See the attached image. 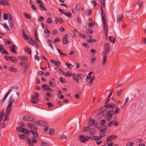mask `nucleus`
Here are the masks:
<instances>
[{
    "label": "nucleus",
    "instance_id": "nucleus-57",
    "mask_svg": "<svg viewBox=\"0 0 146 146\" xmlns=\"http://www.w3.org/2000/svg\"><path fill=\"white\" fill-rule=\"evenodd\" d=\"M48 86L47 84H44L42 85V88L44 90H46V89L47 88Z\"/></svg>",
    "mask_w": 146,
    "mask_h": 146
},
{
    "label": "nucleus",
    "instance_id": "nucleus-50",
    "mask_svg": "<svg viewBox=\"0 0 146 146\" xmlns=\"http://www.w3.org/2000/svg\"><path fill=\"white\" fill-rule=\"evenodd\" d=\"M78 35L79 36H80L81 37L84 38H86V36L85 35H84V34H82V33H78Z\"/></svg>",
    "mask_w": 146,
    "mask_h": 146
},
{
    "label": "nucleus",
    "instance_id": "nucleus-11",
    "mask_svg": "<svg viewBox=\"0 0 146 146\" xmlns=\"http://www.w3.org/2000/svg\"><path fill=\"white\" fill-rule=\"evenodd\" d=\"M104 114V111H100L96 115V117L98 119H100L103 117Z\"/></svg>",
    "mask_w": 146,
    "mask_h": 146
},
{
    "label": "nucleus",
    "instance_id": "nucleus-9",
    "mask_svg": "<svg viewBox=\"0 0 146 146\" xmlns=\"http://www.w3.org/2000/svg\"><path fill=\"white\" fill-rule=\"evenodd\" d=\"M36 2L38 3V5L39 7H40L43 10H46V9L44 7L42 2L39 0H36Z\"/></svg>",
    "mask_w": 146,
    "mask_h": 146
},
{
    "label": "nucleus",
    "instance_id": "nucleus-14",
    "mask_svg": "<svg viewBox=\"0 0 146 146\" xmlns=\"http://www.w3.org/2000/svg\"><path fill=\"white\" fill-rule=\"evenodd\" d=\"M123 14H119L117 15L116 18V21L118 23H120L123 18Z\"/></svg>",
    "mask_w": 146,
    "mask_h": 146
},
{
    "label": "nucleus",
    "instance_id": "nucleus-60",
    "mask_svg": "<svg viewBox=\"0 0 146 146\" xmlns=\"http://www.w3.org/2000/svg\"><path fill=\"white\" fill-rule=\"evenodd\" d=\"M60 81L62 83H65V82H64L63 79L64 78H62L60 77L59 78Z\"/></svg>",
    "mask_w": 146,
    "mask_h": 146
},
{
    "label": "nucleus",
    "instance_id": "nucleus-8",
    "mask_svg": "<svg viewBox=\"0 0 146 146\" xmlns=\"http://www.w3.org/2000/svg\"><path fill=\"white\" fill-rule=\"evenodd\" d=\"M11 109L7 108L6 110V112L5 114V118L3 120L4 121H8V118L9 117V115L10 112L11 111Z\"/></svg>",
    "mask_w": 146,
    "mask_h": 146
},
{
    "label": "nucleus",
    "instance_id": "nucleus-31",
    "mask_svg": "<svg viewBox=\"0 0 146 146\" xmlns=\"http://www.w3.org/2000/svg\"><path fill=\"white\" fill-rule=\"evenodd\" d=\"M28 41L29 43H30L31 44H32L33 43H34L36 42L34 40H33L32 38H29V41Z\"/></svg>",
    "mask_w": 146,
    "mask_h": 146
},
{
    "label": "nucleus",
    "instance_id": "nucleus-24",
    "mask_svg": "<svg viewBox=\"0 0 146 146\" xmlns=\"http://www.w3.org/2000/svg\"><path fill=\"white\" fill-rule=\"evenodd\" d=\"M4 114V112L3 110L0 111V122L2 120Z\"/></svg>",
    "mask_w": 146,
    "mask_h": 146
},
{
    "label": "nucleus",
    "instance_id": "nucleus-64",
    "mask_svg": "<svg viewBox=\"0 0 146 146\" xmlns=\"http://www.w3.org/2000/svg\"><path fill=\"white\" fill-rule=\"evenodd\" d=\"M24 133L25 134H27V135H29L30 134L29 131L26 129H25Z\"/></svg>",
    "mask_w": 146,
    "mask_h": 146
},
{
    "label": "nucleus",
    "instance_id": "nucleus-17",
    "mask_svg": "<svg viewBox=\"0 0 146 146\" xmlns=\"http://www.w3.org/2000/svg\"><path fill=\"white\" fill-rule=\"evenodd\" d=\"M103 27L104 29V30L106 35V39H107V36H108V27L107 25L103 26Z\"/></svg>",
    "mask_w": 146,
    "mask_h": 146
},
{
    "label": "nucleus",
    "instance_id": "nucleus-51",
    "mask_svg": "<svg viewBox=\"0 0 146 146\" xmlns=\"http://www.w3.org/2000/svg\"><path fill=\"white\" fill-rule=\"evenodd\" d=\"M19 64L21 66L24 67V68H25V67H27L25 64L24 63L22 62H20L19 63Z\"/></svg>",
    "mask_w": 146,
    "mask_h": 146
},
{
    "label": "nucleus",
    "instance_id": "nucleus-19",
    "mask_svg": "<svg viewBox=\"0 0 146 146\" xmlns=\"http://www.w3.org/2000/svg\"><path fill=\"white\" fill-rule=\"evenodd\" d=\"M110 125H113L115 126H117L118 124V123L117 121L115 120H113L110 121Z\"/></svg>",
    "mask_w": 146,
    "mask_h": 146
},
{
    "label": "nucleus",
    "instance_id": "nucleus-18",
    "mask_svg": "<svg viewBox=\"0 0 146 146\" xmlns=\"http://www.w3.org/2000/svg\"><path fill=\"white\" fill-rule=\"evenodd\" d=\"M17 48L16 45L14 44L11 47V50L12 53H15V50H17Z\"/></svg>",
    "mask_w": 146,
    "mask_h": 146
},
{
    "label": "nucleus",
    "instance_id": "nucleus-25",
    "mask_svg": "<svg viewBox=\"0 0 146 146\" xmlns=\"http://www.w3.org/2000/svg\"><path fill=\"white\" fill-rule=\"evenodd\" d=\"M96 133V131L94 129H92L91 130L90 132V134L91 135H94Z\"/></svg>",
    "mask_w": 146,
    "mask_h": 146
},
{
    "label": "nucleus",
    "instance_id": "nucleus-16",
    "mask_svg": "<svg viewBox=\"0 0 146 146\" xmlns=\"http://www.w3.org/2000/svg\"><path fill=\"white\" fill-rule=\"evenodd\" d=\"M18 58L21 61L23 62H25L28 60V58L25 56H19L18 57Z\"/></svg>",
    "mask_w": 146,
    "mask_h": 146
},
{
    "label": "nucleus",
    "instance_id": "nucleus-38",
    "mask_svg": "<svg viewBox=\"0 0 146 146\" xmlns=\"http://www.w3.org/2000/svg\"><path fill=\"white\" fill-rule=\"evenodd\" d=\"M115 41V39L114 37L110 36V42H111L112 43H114Z\"/></svg>",
    "mask_w": 146,
    "mask_h": 146
},
{
    "label": "nucleus",
    "instance_id": "nucleus-28",
    "mask_svg": "<svg viewBox=\"0 0 146 146\" xmlns=\"http://www.w3.org/2000/svg\"><path fill=\"white\" fill-rule=\"evenodd\" d=\"M9 71H12L13 72H16L17 71V70L14 68L12 67H10V68H9Z\"/></svg>",
    "mask_w": 146,
    "mask_h": 146
},
{
    "label": "nucleus",
    "instance_id": "nucleus-6",
    "mask_svg": "<svg viewBox=\"0 0 146 146\" xmlns=\"http://www.w3.org/2000/svg\"><path fill=\"white\" fill-rule=\"evenodd\" d=\"M36 138L34 137H32L31 139H27V142L30 146H34L33 143H36L37 141L36 139Z\"/></svg>",
    "mask_w": 146,
    "mask_h": 146
},
{
    "label": "nucleus",
    "instance_id": "nucleus-10",
    "mask_svg": "<svg viewBox=\"0 0 146 146\" xmlns=\"http://www.w3.org/2000/svg\"><path fill=\"white\" fill-rule=\"evenodd\" d=\"M14 101V99L12 97H10L9 99V102L7 108L11 109V106Z\"/></svg>",
    "mask_w": 146,
    "mask_h": 146
},
{
    "label": "nucleus",
    "instance_id": "nucleus-63",
    "mask_svg": "<svg viewBox=\"0 0 146 146\" xmlns=\"http://www.w3.org/2000/svg\"><path fill=\"white\" fill-rule=\"evenodd\" d=\"M93 81L92 80H90V81L87 84V85L89 86H90L93 83Z\"/></svg>",
    "mask_w": 146,
    "mask_h": 146
},
{
    "label": "nucleus",
    "instance_id": "nucleus-62",
    "mask_svg": "<svg viewBox=\"0 0 146 146\" xmlns=\"http://www.w3.org/2000/svg\"><path fill=\"white\" fill-rule=\"evenodd\" d=\"M59 11L60 13H62L64 14L65 13H66L65 11H64V10H63L62 9H59Z\"/></svg>",
    "mask_w": 146,
    "mask_h": 146
},
{
    "label": "nucleus",
    "instance_id": "nucleus-61",
    "mask_svg": "<svg viewBox=\"0 0 146 146\" xmlns=\"http://www.w3.org/2000/svg\"><path fill=\"white\" fill-rule=\"evenodd\" d=\"M60 138L63 139H65L66 138V136L64 135H62L60 136Z\"/></svg>",
    "mask_w": 146,
    "mask_h": 146
},
{
    "label": "nucleus",
    "instance_id": "nucleus-42",
    "mask_svg": "<svg viewBox=\"0 0 146 146\" xmlns=\"http://www.w3.org/2000/svg\"><path fill=\"white\" fill-rule=\"evenodd\" d=\"M143 2L141 1H139L137 2V4L139 8H140L142 6L143 4Z\"/></svg>",
    "mask_w": 146,
    "mask_h": 146
},
{
    "label": "nucleus",
    "instance_id": "nucleus-15",
    "mask_svg": "<svg viewBox=\"0 0 146 146\" xmlns=\"http://www.w3.org/2000/svg\"><path fill=\"white\" fill-rule=\"evenodd\" d=\"M0 4L3 6L6 5L9 6V3L5 0H0Z\"/></svg>",
    "mask_w": 146,
    "mask_h": 146
},
{
    "label": "nucleus",
    "instance_id": "nucleus-46",
    "mask_svg": "<svg viewBox=\"0 0 146 146\" xmlns=\"http://www.w3.org/2000/svg\"><path fill=\"white\" fill-rule=\"evenodd\" d=\"M44 19V17H43L40 16L39 17L38 20L39 21L42 22Z\"/></svg>",
    "mask_w": 146,
    "mask_h": 146
},
{
    "label": "nucleus",
    "instance_id": "nucleus-21",
    "mask_svg": "<svg viewBox=\"0 0 146 146\" xmlns=\"http://www.w3.org/2000/svg\"><path fill=\"white\" fill-rule=\"evenodd\" d=\"M67 35H65V36L63 38L62 42L64 44H66L68 42V40L67 38H66Z\"/></svg>",
    "mask_w": 146,
    "mask_h": 146
},
{
    "label": "nucleus",
    "instance_id": "nucleus-3",
    "mask_svg": "<svg viewBox=\"0 0 146 146\" xmlns=\"http://www.w3.org/2000/svg\"><path fill=\"white\" fill-rule=\"evenodd\" d=\"M101 11L102 15V20L103 24V26L107 25L106 24L104 12L102 6H101Z\"/></svg>",
    "mask_w": 146,
    "mask_h": 146
},
{
    "label": "nucleus",
    "instance_id": "nucleus-4",
    "mask_svg": "<svg viewBox=\"0 0 146 146\" xmlns=\"http://www.w3.org/2000/svg\"><path fill=\"white\" fill-rule=\"evenodd\" d=\"M102 136H101L99 137L94 136L91 137L90 138V139L92 140L96 141L97 144L98 145H99L102 142V141H100V140L101 139V138L102 137Z\"/></svg>",
    "mask_w": 146,
    "mask_h": 146
},
{
    "label": "nucleus",
    "instance_id": "nucleus-27",
    "mask_svg": "<svg viewBox=\"0 0 146 146\" xmlns=\"http://www.w3.org/2000/svg\"><path fill=\"white\" fill-rule=\"evenodd\" d=\"M0 52L2 54H9V53L3 48L0 50Z\"/></svg>",
    "mask_w": 146,
    "mask_h": 146
},
{
    "label": "nucleus",
    "instance_id": "nucleus-55",
    "mask_svg": "<svg viewBox=\"0 0 146 146\" xmlns=\"http://www.w3.org/2000/svg\"><path fill=\"white\" fill-rule=\"evenodd\" d=\"M92 11L91 9H89L86 11V13L88 15H90L91 14Z\"/></svg>",
    "mask_w": 146,
    "mask_h": 146
},
{
    "label": "nucleus",
    "instance_id": "nucleus-34",
    "mask_svg": "<svg viewBox=\"0 0 146 146\" xmlns=\"http://www.w3.org/2000/svg\"><path fill=\"white\" fill-rule=\"evenodd\" d=\"M94 122L95 121L94 120H92L88 123V125L89 126H91L94 125Z\"/></svg>",
    "mask_w": 146,
    "mask_h": 146
},
{
    "label": "nucleus",
    "instance_id": "nucleus-40",
    "mask_svg": "<svg viewBox=\"0 0 146 146\" xmlns=\"http://www.w3.org/2000/svg\"><path fill=\"white\" fill-rule=\"evenodd\" d=\"M25 52H28L30 55L31 54V50L29 48L27 47L26 48Z\"/></svg>",
    "mask_w": 146,
    "mask_h": 146
},
{
    "label": "nucleus",
    "instance_id": "nucleus-7",
    "mask_svg": "<svg viewBox=\"0 0 146 146\" xmlns=\"http://www.w3.org/2000/svg\"><path fill=\"white\" fill-rule=\"evenodd\" d=\"M23 120L26 121H35L36 120V119H34L33 116L29 115H26L24 116L23 117Z\"/></svg>",
    "mask_w": 146,
    "mask_h": 146
},
{
    "label": "nucleus",
    "instance_id": "nucleus-1",
    "mask_svg": "<svg viewBox=\"0 0 146 146\" xmlns=\"http://www.w3.org/2000/svg\"><path fill=\"white\" fill-rule=\"evenodd\" d=\"M105 50L104 51V59L103 60L102 65L104 66L106 63L107 59L106 54H108L110 49V46L108 43L106 44L104 46Z\"/></svg>",
    "mask_w": 146,
    "mask_h": 146
},
{
    "label": "nucleus",
    "instance_id": "nucleus-54",
    "mask_svg": "<svg viewBox=\"0 0 146 146\" xmlns=\"http://www.w3.org/2000/svg\"><path fill=\"white\" fill-rule=\"evenodd\" d=\"M10 27L11 28H13V21L9 22V23Z\"/></svg>",
    "mask_w": 146,
    "mask_h": 146
},
{
    "label": "nucleus",
    "instance_id": "nucleus-35",
    "mask_svg": "<svg viewBox=\"0 0 146 146\" xmlns=\"http://www.w3.org/2000/svg\"><path fill=\"white\" fill-rule=\"evenodd\" d=\"M110 141L115 139L117 138V136L115 135H111L110 137Z\"/></svg>",
    "mask_w": 146,
    "mask_h": 146
},
{
    "label": "nucleus",
    "instance_id": "nucleus-37",
    "mask_svg": "<svg viewBox=\"0 0 146 146\" xmlns=\"http://www.w3.org/2000/svg\"><path fill=\"white\" fill-rule=\"evenodd\" d=\"M26 136L23 134L20 135H19V138L21 139H24L26 138Z\"/></svg>",
    "mask_w": 146,
    "mask_h": 146
},
{
    "label": "nucleus",
    "instance_id": "nucleus-5",
    "mask_svg": "<svg viewBox=\"0 0 146 146\" xmlns=\"http://www.w3.org/2000/svg\"><path fill=\"white\" fill-rule=\"evenodd\" d=\"M91 137L89 136L85 137L83 135H81L80 136V141L81 143H85Z\"/></svg>",
    "mask_w": 146,
    "mask_h": 146
},
{
    "label": "nucleus",
    "instance_id": "nucleus-30",
    "mask_svg": "<svg viewBox=\"0 0 146 146\" xmlns=\"http://www.w3.org/2000/svg\"><path fill=\"white\" fill-rule=\"evenodd\" d=\"M27 125L30 129H32L33 126H34V124L31 123H28L27 124Z\"/></svg>",
    "mask_w": 146,
    "mask_h": 146
},
{
    "label": "nucleus",
    "instance_id": "nucleus-59",
    "mask_svg": "<svg viewBox=\"0 0 146 146\" xmlns=\"http://www.w3.org/2000/svg\"><path fill=\"white\" fill-rule=\"evenodd\" d=\"M56 19H57V21L58 22H59L60 23H62L63 22V21H62V19L61 18H57Z\"/></svg>",
    "mask_w": 146,
    "mask_h": 146
},
{
    "label": "nucleus",
    "instance_id": "nucleus-13",
    "mask_svg": "<svg viewBox=\"0 0 146 146\" xmlns=\"http://www.w3.org/2000/svg\"><path fill=\"white\" fill-rule=\"evenodd\" d=\"M22 31L23 37V38L27 40V41H29V37L27 35L24 29H22Z\"/></svg>",
    "mask_w": 146,
    "mask_h": 146
},
{
    "label": "nucleus",
    "instance_id": "nucleus-36",
    "mask_svg": "<svg viewBox=\"0 0 146 146\" xmlns=\"http://www.w3.org/2000/svg\"><path fill=\"white\" fill-rule=\"evenodd\" d=\"M66 76L67 77H70L72 76V74L70 72L68 71L66 72Z\"/></svg>",
    "mask_w": 146,
    "mask_h": 146
},
{
    "label": "nucleus",
    "instance_id": "nucleus-29",
    "mask_svg": "<svg viewBox=\"0 0 146 146\" xmlns=\"http://www.w3.org/2000/svg\"><path fill=\"white\" fill-rule=\"evenodd\" d=\"M12 58L10 60L13 63L17 62V59L15 58L14 56H12Z\"/></svg>",
    "mask_w": 146,
    "mask_h": 146
},
{
    "label": "nucleus",
    "instance_id": "nucleus-41",
    "mask_svg": "<svg viewBox=\"0 0 146 146\" xmlns=\"http://www.w3.org/2000/svg\"><path fill=\"white\" fill-rule=\"evenodd\" d=\"M47 22L48 23H53L52 19L51 18L49 17L47 19Z\"/></svg>",
    "mask_w": 146,
    "mask_h": 146
},
{
    "label": "nucleus",
    "instance_id": "nucleus-48",
    "mask_svg": "<svg viewBox=\"0 0 146 146\" xmlns=\"http://www.w3.org/2000/svg\"><path fill=\"white\" fill-rule=\"evenodd\" d=\"M94 32V31L91 29H87L88 33L91 34Z\"/></svg>",
    "mask_w": 146,
    "mask_h": 146
},
{
    "label": "nucleus",
    "instance_id": "nucleus-23",
    "mask_svg": "<svg viewBox=\"0 0 146 146\" xmlns=\"http://www.w3.org/2000/svg\"><path fill=\"white\" fill-rule=\"evenodd\" d=\"M44 33L47 34L46 36H48L50 35V32L47 29H45L44 31Z\"/></svg>",
    "mask_w": 146,
    "mask_h": 146
},
{
    "label": "nucleus",
    "instance_id": "nucleus-43",
    "mask_svg": "<svg viewBox=\"0 0 146 146\" xmlns=\"http://www.w3.org/2000/svg\"><path fill=\"white\" fill-rule=\"evenodd\" d=\"M95 23L94 22H93L92 23H88V26L91 28L93 27V25H95Z\"/></svg>",
    "mask_w": 146,
    "mask_h": 146
},
{
    "label": "nucleus",
    "instance_id": "nucleus-32",
    "mask_svg": "<svg viewBox=\"0 0 146 146\" xmlns=\"http://www.w3.org/2000/svg\"><path fill=\"white\" fill-rule=\"evenodd\" d=\"M49 83L50 85V86L51 87H54L56 86V84L54 82H52L51 81H49Z\"/></svg>",
    "mask_w": 146,
    "mask_h": 146
},
{
    "label": "nucleus",
    "instance_id": "nucleus-52",
    "mask_svg": "<svg viewBox=\"0 0 146 146\" xmlns=\"http://www.w3.org/2000/svg\"><path fill=\"white\" fill-rule=\"evenodd\" d=\"M54 133V130L53 129H51L49 131V133L51 135H53Z\"/></svg>",
    "mask_w": 146,
    "mask_h": 146
},
{
    "label": "nucleus",
    "instance_id": "nucleus-58",
    "mask_svg": "<svg viewBox=\"0 0 146 146\" xmlns=\"http://www.w3.org/2000/svg\"><path fill=\"white\" fill-rule=\"evenodd\" d=\"M48 106V108H49L50 107L51 108L52 106V104L50 102H48L46 104Z\"/></svg>",
    "mask_w": 146,
    "mask_h": 146
},
{
    "label": "nucleus",
    "instance_id": "nucleus-33",
    "mask_svg": "<svg viewBox=\"0 0 146 146\" xmlns=\"http://www.w3.org/2000/svg\"><path fill=\"white\" fill-rule=\"evenodd\" d=\"M106 117L107 120H110V111H108L107 113L106 114Z\"/></svg>",
    "mask_w": 146,
    "mask_h": 146
},
{
    "label": "nucleus",
    "instance_id": "nucleus-39",
    "mask_svg": "<svg viewBox=\"0 0 146 146\" xmlns=\"http://www.w3.org/2000/svg\"><path fill=\"white\" fill-rule=\"evenodd\" d=\"M90 129L91 128L90 127L87 126L84 128L83 131L84 132H86L90 130Z\"/></svg>",
    "mask_w": 146,
    "mask_h": 146
},
{
    "label": "nucleus",
    "instance_id": "nucleus-12",
    "mask_svg": "<svg viewBox=\"0 0 146 146\" xmlns=\"http://www.w3.org/2000/svg\"><path fill=\"white\" fill-rule=\"evenodd\" d=\"M35 123L40 126H44L47 124V123L43 122L41 120L36 121L35 122Z\"/></svg>",
    "mask_w": 146,
    "mask_h": 146
},
{
    "label": "nucleus",
    "instance_id": "nucleus-20",
    "mask_svg": "<svg viewBox=\"0 0 146 146\" xmlns=\"http://www.w3.org/2000/svg\"><path fill=\"white\" fill-rule=\"evenodd\" d=\"M31 132L32 133V134L34 136V137L35 138H38V134L35 131H33L32 130L31 131Z\"/></svg>",
    "mask_w": 146,
    "mask_h": 146
},
{
    "label": "nucleus",
    "instance_id": "nucleus-26",
    "mask_svg": "<svg viewBox=\"0 0 146 146\" xmlns=\"http://www.w3.org/2000/svg\"><path fill=\"white\" fill-rule=\"evenodd\" d=\"M64 15L67 16H68L69 18H72V14L71 12L65 13Z\"/></svg>",
    "mask_w": 146,
    "mask_h": 146
},
{
    "label": "nucleus",
    "instance_id": "nucleus-53",
    "mask_svg": "<svg viewBox=\"0 0 146 146\" xmlns=\"http://www.w3.org/2000/svg\"><path fill=\"white\" fill-rule=\"evenodd\" d=\"M8 16L7 14H5L3 15V19L5 20L7 19Z\"/></svg>",
    "mask_w": 146,
    "mask_h": 146
},
{
    "label": "nucleus",
    "instance_id": "nucleus-22",
    "mask_svg": "<svg viewBox=\"0 0 146 146\" xmlns=\"http://www.w3.org/2000/svg\"><path fill=\"white\" fill-rule=\"evenodd\" d=\"M72 78L73 79L76 81L78 84L79 83V81L78 80V78L77 76H76V74L74 73L72 74Z\"/></svg>",
    "mask_w": 146,
    "mask_h": 146
},
{
    "label": "nucleus",
    "instance_id": "nucleus-44",
    "mask_svg": "<svg viewBox=\"0 0 146 146\" xmlns=\"http://www.w3.org/2000/svg\"><path fill=\"white\" fill-rule=\"evenodd\" d=\"M24 15L28 19H30L31 18V16L27 13H24Z\"/></svg>",
    "mask_w": 146,
    "mask_h": 146
},
{
    "label": "nucleus",
    "instance_id": "nucleus-47",
    "mask_svg": "<svg viewBox=\"0 0 146 146\" xmlns=\"http://www.w3.org/2000/svg\"><path fill=\"white\" fill-rule=\"evenodd\" d=\"M123 91V90H120L117 91L116 92L117 95L118 96H119Z\"/></svg>",
    "mask_w": 146,
    "mask_h": 146
},
{
    "label": "nucleus",
    "instance_id": "nucleus-2",
    "mask_svg": "<svg viewBox=\"0 0 146 146\" xmlns=\"http://www.w3.org/2000/svg\"><path fill=\"white\" fill-rule=\"evenodd\" d=\"M115 109V114H116L118 113L119 110V108H117L116 105L114 104L110 103V119L111 116L114 113Z\"/></svg>",
    "mask_w": 146,
    "mask_h": 146
},
{
    "label": "nucleus",
    "instance_id": "nucleus-45",
    "mask_svg": "<svg viewBox=\"0 0 146 146\" xmlns=\"http://www.w3.org/2000/svg\"><path fill=\"white\" fill-rule=\"evenodd\" d=\"M60 63V62L59 61L56 62V61L54 63V64H55L56 66L59 67L60 66V65L59 64V63Z\"/></svg>",
    "mask_w": 146,
    "mask_h": 146
},
{
    "label": "nucleus",
    "instance_id": "nucleus-56",
    "mask_svg": "<svg viewBox=\"0 0 146 146\" xmlns=\"http://www.w3.org/2000/svg\"><path fill=\"white\" fill-rule=\"evenodd\" d=\"M76 9L78 11H79L80 9V4H78L76 5Z\"/></svg>",
    "mask_w": 146,
    "mask_h": 146
},
{
    "label": "nucleus",
    "instance_id": "nucleus-49",
    "mask_svg": "<svg viewBox=\"0 0 146 146\" xmlns=\"http://www.w3.org/2000/svg\"><path fill=\"white\" fill-rule=\"evenodd\" d=\"M82 74L80 73H78L77 75V76L78 78V79H82V77L81 76Z\"/></svg>",
    "mask_w": 146,
    "mask_h": 146
}]
</instances>
